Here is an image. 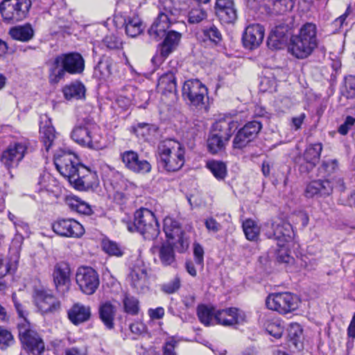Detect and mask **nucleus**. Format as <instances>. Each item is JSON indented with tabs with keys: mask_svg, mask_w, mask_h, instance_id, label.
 I'll list each match as a JSON object with an SVG mask.
<instances>
[{
	"mask_svg": "<svg viewBox=\"0 0 355 355\" xmlns=\"http://www.w3.org/2000/svg\"><path fill=\"white\" fill-rule=\"evenodd\" d=\"M54 164L59 173L76 189L85 190L91 186L90 171L79 163L74 153L60 149L54 155Z\"/></svg>",
	"mask_w": 355,
	"mask_h": 355,
	"instance_id": "obj_1",
	"label": "nucleus"
},
{
	"mask_svg": "<svg viewBox=\"0 0 355 355\" xmlns=\"http://www.w3.org/2000/svg\"><path fill=\"white\" fill-rule=\"evenodd\" d=\"M315 24L307 22L302 25L297 34L291 36L288 51L297 59H305L318 48L319 40Z\"/></svg>",
	"mask_w": 355,
	"mask_h": 355,
	"instance_id": "obj_2",
	"label": "nucleus"
},
{
	"mask_svg": "<svg viewBox=\"0 0 355 355\" xmlns=\"http://www.w3.org/2000/svg\"><path fill=\"white\" fill-rule=\"evenodd\" d=\"M85 69V60L82 55L77 52L62 53L56 56L53 66L50 69L49 82L58 83L66 73L80 74Z\"/></svg>",
	"mask_w": 355,
	"mask_h": 355,
	"instance_id": "obj_3",
	"label": "nucleus"
},
{
	"mask_svg": "<svg viewBox=\"0 0 355 355\" xmlns=\"http://www.w3.org/2000/svg\"><path fill=\"white\" fill-rule=\"evenodd\" d=\"M158 164L168 172L180 169L184 163V149L178 141L166 139L159 142L157 147Z\"/></svg>",
	"mask_w": 355,
	"mask_h": 355,
	"instance_id": "obj_4",
	"label": "nucleus"
},
{
	"mask_svg": "<svg viewBox=\"0 0 355 355\" xmlns=\"http://www.w3.org/2000/svg\"><path fill=\"white\" fill-rule=\"evenodd\" d=\"M123 223L129 232H137L146 240H154L159 234L155 214L146 208H141L135 211L133 222L123 219Z\"/></svg>",
	"mask_w": 355,
	"mask_h": 355,
	"instance_id": "obj_5",
	"label": "nucleus"
},
{
	"mask_svg": "<svg viewBox=\"0 0 355 355\" xmlns=\"http://www.w3.org/2000/svg\"><path fill=\"white\" fill-rule=\"evenodd\" d=\"M98 126L88 119L77 123L71 132V139L77 144L91 148H96L100 140V135L96 132Z\"/></svg>",
	"mask_w": 355,
	"mask_h": 355,
	"instance_id": "obj_6",
	"label": "nucleus"
},
{
	"mask_svg": "<svg viewBox=\"0 0 355 355\" xmlns=\"http://www.w3.org/2000/svg\"><path fill=\"white\" fill-rule=\"evenodd\" d=\"M31 7V0H3L0 3V13L5 22L15 24L27 17Z\"/></svg>",
	"mask_w": 355,
	"mask_h": 355,
	"instance_id": "obj_7",
	"label": "nucleus"
},
{
	"mask_svg": "<svg viewBox=\"0 0 355 355\" xmlns=\"http://www.w3.org/2000/svg\"><path fill=\"white\" fill-rule=\"evenodd\" d=\"M262 232L269 239H275L278 243L291 241L295 236L292 225L283 220H269L262 225Z\"/></svg>",
	"mask_w": 355,
	"mask_h": 355,
	"instance_id": "obj_8",
	"label": "nucleus"
},
{
	"mask_svg": "<svg viewBox=\"0 0 355 355\" xmlns=\"http://www.w3.org/2000/svg\"><path fill=\"white\" fill-rule=\"evenodd\" d=\"M299 303L298 297L289 292L272 293L266 300L269 309L283 315L295 311Z\"/></svg>",
	"mask_w": 355,
	"mask_h": 355,
	"instance_id": "obj_9",
	"label": "nucleus"
},
{
	"mask_svg": "<svg viewBox=\"0 0 355 355\" xmlns=\"http://www.w3.org/2000/svg\"><path fill=\"white\" fill-rule=\"evenodd\" d=\"M19 336L24 349L33 355H40L44 350V343L40 335L31 328L29 322H19Z\"/></svg>",
	"mask_w": 355,
	"mask_h": 355,
	"instance_id": "obj_10",
	"label": "nucleus"
},
{
	"mask_svg": "<svg viewBox=\"0 0 355 355\" xmlns=\"http://www.w3.org/2000/svg\"><path fill=\"white\" fill-rule=\"evenodd\" d=\"M207 88L198 79L186 80L182 88V94L187 104L196 107L205 104Z\"/></svg>",
	"mask_w": 355,
	"mask_h": 355,
	"instance_id": "obj_11",
	"label": "nucleus"
},
{
	"mask_svg": "<svg viewBox=\"0 0 355 355\" xmlns=\"http://www.w3.org/2000/svg\"><path fill=\"white\" fill-rule=\"evenodd\" d=\"M176 21L175 14L170 8L160 10L157 17L148 31L150 37L156 42L161 40L166 33Z\"/></svg>",
	"mask_w": 355,
	"mask_h": 355,
	"instance_id": "obj_12",
	"label": "nucleus"
},
{
	"mask_svg": "<svg viewBox=\"0 0 355 355\" xmlns=\"http://www.w3.org/2000/svg\"><path fill=\"white\" fill-rule=\"evenodd\" d=\"M322 145L321 143L311 144L306 146L302 155L295 157V162L301 173H309L320 161Z\"/></svg>",
	"mask_w": 355,
	"mask_h": 355,
	"instance_id": "obj_13",
	"label": "nucleus"
},
{
	"mask_svg": "<svg viewBox=\"0 0 355 355\" xmlns=\"http://www.w3.org/2000/svg\"><path fill=\"white\" fill-rule=\"evenodd\" d=\"M76 282L80 290L89 295L96 292L100 284L98 274L89 266H81L77 269Z\"/></svg>",
	"mask_w": 355,
	"mask_h": 355,
	"instance_id": "obj_14",
	"label": "nucleus"
},
{
	"mask_svg": "<svg viewBox=\"0 0 355 355\" xmlns=\"http://www.w3.org/2000/svg\"><path fill=\"white\" fill-rule=\"evenodd\" d=\"M27 150L28 145L25 141L11 143L2 152L1 162L8 169L16 168L24 159Z\"/></svg>",
	"mask_w": 355,
	"mask_h": 355,
	"instance_id": "obj_15",
	"label": "nucleus"
},
{
	"mask_svg": "<svg viewBox=\"0 0 355 355\" xmlns=\"http://www.w3.org/2000/svg\"><path fill=\"white\" fill-rule=\"evenodd\" d=\"M163 230L168 239L172 240L174 244L180 245L182 252L189 248V237L182 231L179 222L171 217H166L163 222Z\"/></svg>",
	"mask_w": 355,
	"mask_h": 355,
	"instance_id": "obj_16",
	"label": "nucleus"
},
{
	"mask_svg": "<svg viewBox=\"0 0 355 355\" xmlns=\"http://www.w3.org/2000/svg\"><path fill=\"white\" fill-rule=\"evenodd\" d=\"M53 231L60 236L80 238L85 233L83 226L73 218H59L52 223Z\"/></svg>",
	"mask_w": 355,
	"mask_h": 355,
	"instance_id": "obj_17",
	"label": "nucleus"
},
{
	"mask_svg": "<svg viewBox=\"0 0 355 355\" xmlns=\"http://www.w3.org/2000/svg\"><path fill=\"white\" fill-rule=\"evenodd\" d=\"M34 299L35 306L44 315H53L59 313L61 310L60 301L47 291H36Z\"/></svg>",
	"mask_w": 355,
	"mask_h": 355,
	"instance_id": "obj_18",
	"label": "nucleus"
},
{
	"mask_svg": "<svg viewBox=\"0 0 355 355\" xmlns=\"http://www.w3.org/2000/svg\"><path fill=\"white\" fill-rule=\"evenodd\" d=\"M262 128V124L257 121L247 123L235 135L233 140V147L241 149L248 143L254 140Z\"/></svg>",
	"mask_w": 355,
	"mask_h": 355,
	"instance_id": "obj_19",
	"label": "nucleus"
},
{
	"mask_svg": "<svg viewBox=\"0 0 355 355\" xmlns=\"http://www.w3.org/2000/svg\"><path fill=\"white\" fill-rule=\"evenodd\" d=\"M182 36V33L178 31L174 30L168 31L164 36V40L158 45L159 55L153 57L152 61L155 62L157 60L159 62H163L177 49L180 43Z\"/></svg>",
	"mask_w": 355,
	"mask_h": 355,
	"instance_id": "obj_20",
	"label": "nucleus"
},
{
	"mask_svg": "<svg viewBox=\"0 0 355 355\" xmlns=\"http://www.w3.org/2000/svg\"><path fill=\"white\" fill-rule=\"evenodd\" d=\"M120 157L125 167L133 173L145 174L151 170L150 164L144 159H140L134 150H125L120 154Z\"/></svg>",
	"mask_w": 355,
	"mask_h": 355,
	"instance_id": "obj_21",
	"label": "nucleus"
},
{
	"mask_svg": "<svg viewBox=\"0 0 355 355\" xmlns=\"http://www.w3.org/2000/svg\"><path fill=\"white\" fill-rule=\"evenodd\" d=\"M53 283L58 292L64 293L69 289L71 282V268L65 261L55 264L52 272Z\"/></svg>",
	"mask_w": 355,
	"mask_h": 355,
	"instance_id": "obj_22",
	"label": "nucleus"
},
{
	"mask_svg": "<svg viewBox=\"0 0 355 355\" xmlns=\"http://www.w3.org/2000/svg\"><path fill=\"white\" fill-rule=\"evenodd\" d=\"M215 13L224 24H234L237 19V10L233 0H216Z\"/></svg>",
	"mask_w": 355,
	"mask_h": 355,
	"instance_id": "obj_23",
	"label": "nucleus"
},
{
	"mask_svg": "<svg viewBox=\"0 0 355 355\" xmlns=\"http://www.w3.org/2000/svg\"><path fill=\"white\" fill-rule=\"evenodd\" d=\"M264 33V28L260 24L247 26L242 37L245 48L252 50L259 47L263 42Z\"/></svg>",
	"mask_w": 355,
	"mask_h": 355,
	"instance_id": "obj_24",
	"label": "nucleus"
},
{
	"mask_svg": "<svg viewBox=\"0 0 355 355\" xmlns=\"http://www.w3.org/2000/svg\"><path fill=\"white\" fill-rule=\"evenodd\" d=\"M215 314L216 324L225 327L240 324L245 320L244 314L234 307L217 310Z\"/></svg>",
	"mask_w": 355,
	"mask_h": 355,
	"instance_id": "obj_25",
	"label": "nucleus"
},
{
	"mask_svg": "<svg viewBox=\"0 0 355 355\" xmlns=\"http://www.w3.org/2000/svg\"><path fill=\"white\" fill-rule=\"evenodd\" d=\"M128 279L130 286L138 293H144L149 288V279L147 270L144 267H134L131 269Z\"/></svg>",
	"mask_w": 355,
	"mask_h": 355,
	"instance_id": "obj_26",
	"label": "nucleus"
},
{
	"mask_svg": "<svg viewBox=\"0 0 355 355\" xmlns=\"http://www.w3.org/2000/svg\"><path fill=\"white\" fill-rule=\"evenodd\" d=\"M41 119L42 121L40 130L41 140L44 144L46 151L49 152L54 144L55 130L51 124V119L47 116V115H44Z\"/></svg>",
	"mask_w": 355,
	"mask_h": 355,
	"instance_id": "obj_27",
	"label": "nucleus"
},
{
	"mask_svg": "<svg viewBox=\"0 0 355 355\" xmlns=\"http://www.w3.org/2000/svg\"><path fill=\"white\" fill-rule=\"evenodd\" d=\"M91 315V307L78 302L74 304L68 311L69 320L76 325L88 321Z\"/></svg>",
	"mask_w": 355,
	"mask_h": 355,
	"instance_id": "obj_28",
	"label": "nucleus"
},
{
	"mask_svg": "<svg viewBox=\"0 0 355 355\" xmlns=\"http://www.w3.org/2000/svg\"><path fill=\"white\" fill-rule=\"evenodd\" d=\"M99 318L106 329L112 330L114 328V318L116 307L110 301L102 302L98 308Z\"/></svg>",
	"mask_w": 355,
	"mask_h": 355,
	"instance_id": "obj_29",
	"label": "nucleus"
},
{
	"mask_svg": "<svg viewBox=\"0 0 355 355\" xmlns=\"http://www.w3.org/2000/svg\"><path fill=\"white\" fill-rule=\"evenodd\" d=\"M332 191L331 183L328 180H315L306 187L305 196L307 198L328 196Z\"/></svg>",
	"mask_w": 355,
	"mask_h": 355,
	"instance_id": "obj_30",
	"label": "nucleus"
},
{
	"mask_svg": "<svg viewBox=\"0 0 355 355\" xmlns=\"http://www.w3.org/2000/svg\"><path fill=\"white\" fill-rule=\"evenodd\" d=\"M9 35L13 40L26 42L33 37L34 30L30 24H25L11 28Z\"/></svg>",
	"mask_w": 355,
	"mask_h": 355,
	"instance_id": "obj_31",
	"label": "nucleus"
},
{
	"mask_svg": "<svg viewBox=\"0 0 355 355\" xmlns=\"http://www.w3.org/2000/svg\"><path fill=\"white\" fill-rule=\"evenodd\" d=\"M123 311L132 316L139 314L140 311V302L137 297L129 293H123L121 297Z\"/></svg>",
	"mask_w": 355,
	"mask_h": 355,
	"instance_id": "obj_32",
	"label": "nucleus"
},
{
	"mask_svg": "<svg viewBox=\"0 0 355 355\" xmlns=\"http://www.w3.org/2000/svg\"><path fill=\"white\" fill-rule=\"evenodd\" d=\"M85 85L78 81L71 83L62 89L64 96L67 100L81 99L85 97Z\"/></svg>",
	"mask_w": 355,
	"mask_h": 355,
	"instance_id": "obj_33",
	"label": "nucleus"
},
{
	"mask_svg": "<svg viewBox=\"0 0 355 355\" xmlns=\"http://www.w3.org/2000/svg\"><path fill=\"white\" fill-rule=\"evenodd\" d=\"M238 122L233 120L227 121L225 120H220L213 125V134H223L226 141H229L232 136V132L238 128Z\"/></svg>",
	"mask_w": 355,
	"mask_h": 355,
	"instance_id": "obj_34",
	"label": "nucleus"
},
{
	"mask_svg": "<svg viewBox=\"0 0 355 355\" xmlns=\"http://www.w3.org/2000/svg\"><path fill=\"white\" fill-rule=\"evenodd\" d=\"M216 310L213 306L201 304L198 306L197 315L200 322L205 326H213L216 324Z\"/></svg>",
	"mask_w": 355,
	"mask_h": 355,
	"instance_id": "obj_35",
	"label": "nucleus"
},
{
	"mask_svg": "<svg viewBox=\"0 0 355 355\" xmlns=\"http://www.w3.org/2000/svg\"><path fill=\"white\" fill-rule=\"evenodd\" d=\"M157 89L162 93L176 92L177 83L175 74L168 71L161 76L158 80Z\"/></svg>",
	"mask_w": 355,
	"mask_h": 355,
	"instance_id": "obj_36",
	"label": "nucleus"
},
{
	"mask_svg": "<svg viewBox=\"0 0 355 355\" xmlns=\"http://www.w3.org/2000/svg\"><path fill=\"white\" fill-rule=\"evenodd\" d=\"M199 38L203 42H210L212 44H217L222 40V34L218 28L214 24L204 26L198 33Z\"/></svg>",
	"mask_w": 355,
	"mask_h": 355,
	"instance_id": "obj_37",
	"label": "nucleus"
},
{
	"mask_svg": "<svg viewBox=\"0 0 355 355\" xmlns=\"http://www.w3.org/2000/svg\"><path fill=\"white\" fill-rule=\"evenodd\" d=\"M123 25L125 33L130 37H135L143 31L142 22L137 16L127 17L124 19Z\"/></svg>",
	"mask_w": 355,
	"mask_h": 355,
	"instance_id": "obj_38",
	"label": "nucleus"
},
{
	"mask_svg": "<svg viewBox=\"0 0 355 355\" xmlns=\"http://www.w3.org/2000/svg\"><path fill=\"white\" fill-rule=\"evenodd\" d=\"M19 265L17 255L11 257L8 254V259L4 260L2 255L0 254V279L4 277L6 275L13 273L16 271Z\"/></svg>",
	"mask_w": 355,
	"mask_h": 355,
	"instance_id": "obj_39",
	"label": "nucleus"
},
{
	"mask_svg": "<svg viewBox=\"0 0 355 355\" xmlns=\"http://www.w3.org/2000/svg\"><path fill=\"white\" fill-rule=\"evenodd\" d=\"M242 227L245 238L250 241H257L259 239L260 227L252 219L248 218L243 222Z\"/></svg>",
	"mask_w": 355,
	"mask_h": 355,
	"instance_id": "obj_40",
	"label": "nucleus"
},
{
	"mask_svg": "<svg viewBox=\"0 0 355 355\" xmlns=\"http://www.w3.org/2000/svg\"><path fill=\"white\" fill-rule=\"evenodd\" d=\"M226 141L223 134L211 133L207 139V147L209 151L212 154L218 153L225 148Z\"/></svg>",
	"mask_w": 355,
	"mask_h": 355,
	"instance_id": "obj_41",
	"label": "nucleus"
},
{
	"mask_svg": "<svg viewBox=\"0 0 355 355\" xmlns=\"http://www.w3.org/2000/svg\"><path fill=\"white\" fill-rule=\"evenodd\" d=\"M207 167L218 180H224L227 175V166L221 161L210 160L207 162Z\"/></svg>",
	"mask_w": 355,
	"mask_h": 355,
	"instance_id": "obj_42",
	"label": "nucleus"
},
{
	"mask_svg": "<svg viewBox=\"0 0 355 355\" xmlns=\"http://www.w3.org/2000/svg\"><path fill=\"white\" fill-rule=\"evenodd\" d=\"M159 257L164 266H174L175 263L174 250L170 245H162L159 249Z\"/></svg>",
	"mask_w": 355,
	"mask_h": 355,
	"instance_id": "obj_43",
	"label": "nucleus"
},
{
	"mask_svg": "<svg viewBox=\"0 0 355 355\" xmlns=\"http://www.w3.org/2000/svg\"><path fill=\"white\" fill-rule=\"evenodd\" d=\"M68 205L72 210L76 211L78 213L85 215H90L92 213V209L90 205L78 198H72L69 199Z\"/></svg>",
	"mask_w": 355,
	"mask_h": 355,
	"instance_id": "obj_44",
	"label": "nucleus"
},
{
	"mask_svg": "<svg viewBox=\"0 0 355 355\" xmlns=\"http://www.w3.org/2000/svg\"><path fill=\"white\" fill-rule=\"evenodd\" d=\"M102 248L105 252L110 256L121 257L123 254L122 248L115 241L103 239L102 241Z\"/></svg>",
	"mask_w": 355,
	"mask_h": 355,
	"instance_id": "obj_45",
	"label": "nucleus"
},
{
	"mask_svg": "<svg viewBox=\"0 0 355 355\" xmlns=\"http://www.w3.org/2000/svg\"><path fill=\"white\" fill-rule=\"evenodd\" d=\"M279 248L276 252V259L279 263L284 264L285 267L294 263V258L291 257L284 243H278Z\"/></svg>",
	"mask_w": 355,
	"mask_h": 355,
	"instance_id": "obj_46",
	"label": "nucleus"
},
{
	"mask_svg": "<svg viewBox=\"0 0 355 355\" xmlns=\"http://www.w3.org/2000/svg\"><path fill=\"white\" fill-rule=\"evenodd\" d=\"M264 326L266 331L272 336L275 338H279L282 337L284 332V327L282 326L279 320H267L265 322Z\"/></svg>",
	"mask_w": 355,
	"mask_h": 355,
	"instance_id": "obj_47",
	"label": "nucleus"
},
{
	"mask_svg": "<svg viewBox=\"0 0 355 355\" xmlns=\"http://www.w3.org/2000/svg\"><path fill=\"white\" fill-rule=\"evenodd\" d=\"M181 286V279L178 275H175L169 282L160 286V290L168 295L177 292Z\"/></svg>",
	"mask_w": 355,
	"mask_h": 355,
	"instance_id": "obj_48",
	"label": "nucleus"
},
{
	"mask_svg": "<svg viewBox=\"0 0 355 355\" xmlns=\"http://www.w3.org/2000/svg\"><path fill=\"white\" fill-rule=\"evenodd\" d=\"M25 236H21V234H15L9 249V254L11 257H15V255H17V261H19L20 257V251L21 248V245L24 243V239Z\"/></svg>",
	"mask_w": 355,
	"mask_h": 355,
	"instance_id": "obj_49",
	"label": "nucleus"
},
{
	"mask_svg": "<svg viewBox=\"0 0 355 355\" xmlns=\"http://www.w3.org/2000/svg\"><path fill=\"white\" fill-rule=\"evenodd\" d=\"M294 3L293 0H274L273 10L278 14H282L286 11L291 10Z\"/></svg>",
	"mask_w": 355,
	"mask_h": 355,
	"instance_id": "obj_50",
	"label": "nucleus"
},
{
	"mask_svg": "<svg viewBox=\"0 0 355 355\" xmlns=\"http://www.w3.org/2000/svg\"><path fill=\"white\" fill-rule=\"evenodd\" d=\"M302 328L298 323H291L288 328V335L293 343L296 345V343L300 340L302 335Z\"/></svg>",
	"mask_w": 355,
	"mask_h": 355,
	"instance_id": "obj_51",
	"label": "nucleus"
},
{
	"mask_svg": "<svg viewBox=\"0 0 355 355\" xmlns=\"http://www.w3.org/2000/svg\"><path fill=\"white\" fill-rule=\"evenodd\" d=\"M13 342V336L10 331L2 327H0V348H7L10 346Z\"/></svg>",
	"mask_w": 355,
	"mask_h": 355,
	"instance_id": "obj_52",
	"label": "nucleus"
},
{
	"mask_svg": "<svg viewBox=\"0 0 355 355\" xmlns=\"http://www.w3.org/2000/svg\"><path fill=\"white\" fill-rule=\"evenodd\" d=\"M114 63L110 58L101 60L98 64V69L103 76H109L112 73Z\"/></svg>",
	"mask_w": 355,
	"mask_h": 355,
	"instance_id": "obj_53",
	"label": "nucleus"
},
{
	"mask_svg": "<svg viewBox=\"0 0 355 355\" xmlns=\"http://www.w3.org/2000/svg\"><path fill=\"white\" fill-rule=\"evenodd\" d=\"M207 17L206 12L201 8L192 9L189 13V22L198 24Z\"/></svg>",
	"mask_w": 355,
	"mask_h": 355,
	"instance_id": "obj_54",
	"label": "nucleus"
},
{
	"mask_svg": "<svg viewBox=\"0 0 355 355\" xmlns=\"http://www.w3.org/2000/svg\"><path fill=\"white\" fill-rule=\"evenodd\" d=\"M12 299L18 316L21 320L20 322H29L26 318L28 312L24 306L18 302L16 294H12Z\"/></svg>",
	"mask_w": 355,
	"mask_h": 355,
	"instance_id": "obj_55",
	"label": "nucleus"
},
{
	"mask_svg": "<svg viewBox=\"0 0 355 355\" xmlns=\"http://www.w3.org/2000/svg\"><path fill=\"white\" fill-rule=\"evenodd\" d=\"M103 43L109 49H118L122 44L121 40L114 35H107Z\"/></svg>",
	"mask_w": 355,
	"mask_h": 355,
	"instance_id": "obj_56",
	"label": "nucleus"
},
{
	"mask_svg": "<svg viewBox=\"0 0 355 355\" xmlns=\"http://www.w3.org/2000/svg\"><path fill=\"white\" fill-rule=\"evenodd\" d=\"M178 345V341L173 338H168L162 347L163 355H176L175 351Z\"/></svg>",
	"mask_w": 355,
	"mask_h": 355,
	"instance_id": "obj_57",
	"label": "nucleus"
},
{
	"mask_svg": "<svg viewBox=\"0 0 355 355\" xmlns=\"http://www.w3.org/2000/svg\"><path fill=\"white\" fill-rule=\"evenodd\" d=\"M204 249L199 243L193 244V256L196 263L201 268L204 267Z\"/></svg>",
	"mask_w": 355,
	"mask_h": 355,
	"instance_id": "obj_58",
	"label": "nucleus"
},
{
	"mask_svg": "<svg viewBox=\"0 0 355 355\" xmlns=\"http://www.w3.org/2000/svg\"><path fill=\"white\" fill-rule=\"evenodd\" d=\"M64 355H87V347L85 344H80L64 349Z\"/></svg>",
	"mask_w": 355,
	"mask_h": 355,
	"instance_id": "obj_59",
	"label": "nucleus"
},
{
	"mask_svg": "<svg viewBox=\"0 0 355 355\" xmlns=\"http://www.w3.org/2000/svg\"><path fill=\"white\" fill-rule=\"evenodd\" d=\"M14 225L17 234H21L23 236L28 237L31 234L29 225L27 223L22 220H17L14 221Z\"/></svg>",
	"mask_w": 355,
	"mask_h": 355,
	"instance_id": "obj_60",
	"label": "nucleus"
},
{
	"mask_svg": "<svg viewBox=\"0 0 355 355\" xmlns=\"http://www.w3.org/2000/svg\"><path fill=\"white\" fill-rule=\"evenodd\" d=\"M347 97L348 98H355V76H349L345 80Z\"/></svg>",
	"mask_w": 355,
	"mask_h": 355,
	"instance_id": "obj_61",
	"label": "nucleus"
},
{
	"mask_svg": "<svg viewBox=\"0 0 355 355\" xmlns=\"http://www.w3.org/2000/svg\"><path fill=\"white\" fill-rule=\"evenodd\" d=\"M354 123L355 119L354 117L351 116H347L345 122L339 126L338 130V132L342 135H346Z\"/></svg>",
	"mask_w": 355,
	"mask_h": 355,
	"instance_id": "obj_62",
	"label": "nucleus"
},
{
	"mask_svg": "<svg viewBox=\"0 0 355 355\" xmlns=\"http://www.w3.org/2000/svg\"><path fill=\"white\" fill-rule=\"evenodd\" d=\"M321 168L327 174H331L338 168V162L336 159H328L324 161L321 166Z\"/></svg>",
	"mask_w": 355,
	"mask_h": 355,
	"instance_id": "obj_63",
	"label": "nucleus"
},
{
	"mask_svg": "<svg viewBox=\"0 0 355 355\" xmlns=\"http://www.w3.org/2000/svg\"><path fill=\"white\" fill-rule=\"evenodd\" d=\"M133 131L137 136L142 137H146L149 134L150 125L146 123H139L136 126L133 127Z\"/></svg>",
	"mask_w": 355,
	"mask_h": 355,
	"instance_id": "obj_64",
	"label": "nucleus"
}]
</instances>
